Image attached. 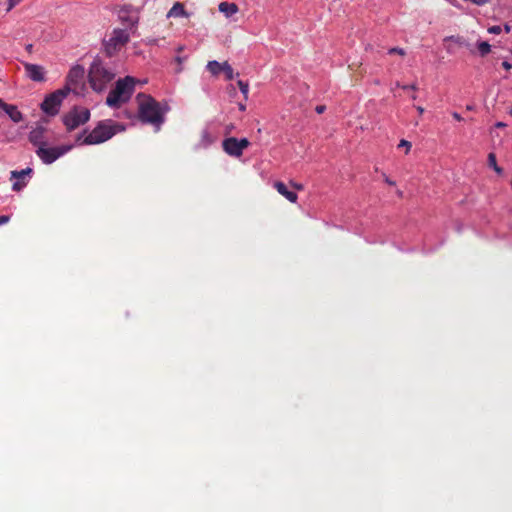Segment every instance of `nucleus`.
Wrapping results in <instances>:
<instances>
[{
    "instance_id": "f3484780",
    "label": "nucleus",
    "mask_w": 512,
    "mask_h": 512,
    "mask_svg": "<svg viewBox=\"0 0 512 512\" xmlns=\"http://www.w3.org/2000/svg\"><path fill=\"white\" fill-rule=\"evenodd\" d=\"M218 9L221 13H223L227 18L233 16L238 12V6L235 3L230 2H221L218 6Z\"/></svg>"
},
{
    "instance_id": "c9c22d12",
    "label": "nucleus",
    "mask_w": 512,
    "mask_h": 512,
    "mask_svg": "<svg viewBox=\"0 0 512 512\" xmlns=\"http://www.w3.org/2000/svg\"><path fill=\"white\" fill-rule=\"evenodd\" d=\"M292 186L297 189V190H302L303 189V185L302 184H298V183H292Z\"/></svg>"
},
{
    "instance_id": "b1692460",
    "label": "nucleus",
    "mask_w": 512,
    "mask_h": 512,
    "mask_svg": "<svg viewBox=\"0 0 512 512\" xmlns=\"http://www.w3.org/2000/svg\"><path fill=\"white\" fill-rule=\"evenodd\" d=\"M388 54L389 55L397 54L401 57H404V56H406V51H405V49L400 48V47H393L388 50Z\"/></svg>"
},
{
    "instance_id": "ddd939ff",
    "label": "nucleus",
    "mask_w": 512,
    "mask_h": 512,
    "mask_svg": "<svg viewBox=\"0 0 512 512\" xmlns=\"http://www.w3.org/2000/svg\"><path fill=\"white\" fill-rule=\"evenodd\" d=\"M446 50L450 54L456 52V47H469V43L461 36H448L444 38Z\"/></svg>"
},
{
    "instance_id": "f257e3e1",
    "label": "nucleus",
    "mask_w": 512,
    "mask_h": 512,
    "mask_svg": "<svg viewBox=\"0 0 512 512\" xmlns=\"http://www.w3.org/2000/svg\"><path fill=\"white\" fill-rule=\"evenodd\" d=\"M138 102V118L142 123L151 124L160 129L164 123V112L160 104L151 96L144 93L137 95Z\"/></svg>"
},
{
    "instance_id": "20e7f679",
    "label": "nucleus",
    "mask_w": 512,
    "mask_h": 512,
    "mask_svg": "<svg viewBox=\"0 0 512 512\" xmlns=\"http://www.w3.org/2000/svg\"><path fill=\"white\" fill-rule=\"evenodd\" d=\"M114 76V73L106 69L100 61H94L89 70V83L94 91L101 92Z\"/></svg>"
},
{
    "instance_id": "58836bf2",
    "label": "nucleus",
    "mask_w": 512,
    "mask_h": 512,
    "mask_svg": "<svg viewBox=\"0 0 512 512\" xmlns=\"http://www.w3.org/2000/svg\"><path fill=\"white\" fill-rule=\"evenodd\" d=\"M505 126H506V124H504L503 122L496 123V127H498V128H502V127H505Z\"/></svg>"
},
{
    "instance_id": "4468645a",
    "label": "nucleus",
    "mask_w": 512,
    "mask_h": 512,
    "mask_svg": "<svg viewBox=\"0 0 512 512\" xmlns=\"http://www.w3.org/2000/svg\"><path fill=\"white\" fill-rule=\"evenodd\" d=\"M45 132L46 129L43 126H37L30 131L28 139L34 146L39 148L40 146L47 144L45 141Z\"/></svg>"
},
{
    "instance_id": "39448f33",
    "label": "nucleus",
    "mask_w": 512,
    "mask_h": 512,
    "mask_svg": "<svg viewBox=\"0 0 512 512\" xmlns=\"http://www.w3.org/2000/svg\"><path fill=\"white\" fill-rule=\"evenodd\" d=\"M70 87H64L49 94L41 104V109L50 116H55L59 112V107L64 98L70 93Z\"/></svg>"
},
{
    "instance_id": "aec40b11",
    "label": "nucleus",
    "mask_w": 512,
    "mask_h": 512,
    "mask_svg": "<svg viewBox=\"0 0 512 512\" xmlns=\"http://www.w3.org/2000/svg\"><path fill=\"white\" fill-rule=\"evenodd\" d=\"M488 165L494 169V171L498 174L502 173V168L498 166L496 161V155L494 153L488 154Z\"/></svg>"
},
{
    "instance_id": "dca6fc26",
    "label": "nucleus",
    "mask_w": 512,
    "mask_h": 512,
    "mask_svg": "<svg viewBox=\"0 0 512 512\" xmlns=\"http://www.w3.org/2000/svg\"><path fill=\"white\" fill-rule=\"evenodd\" d=\"M273 186L279 194H281L283 197H285L291 203H295L297 201V198H298L297 194L295 192L288 190L285 183H283L281 181H276Z\"/></svg>"
},
{
    "instance_id": "7c9ffc66",
    "label": "nucleus",
    "mask_w": 512,
    "mask_h": 512,
    "mask_svg": "<svg viewBox=\"0 0 512 512\" xmlns=\"http://www.w3.org/2000/svg\"><path fill=\"white\" fill-rule=\"evenodd\" d=\"M383 179L388 185H395V181L391 180L385 173H383Z\"/></svg>"
},
{
    "instance_id": "c03bdc74",
    "label": "nucleus",
    "mask_w": 512,
    "mask_h": 512,
    "mask_svg": "<svg viewBox=\"0 0 512 512\" xmlns=\"http://www.w3.org/2000/svg\"><path fill=\"white\" fill-rule=\"evenodd\" d=\"M509 114L512 116V108L510 109Z\"/></svg>"
},
{
    "instance_id": "f704fd0d",
    "label": "nucleus",
    "mask_w": 512,
    "mask_h": 512,
    "mask_svg": "<svg viewBox=\"0 0 512 512\" xmlns=\"http://www.w3.org/2000/svg\"><path fill=\"white\" fill-rule=\"evenodd\" d=\"M452 116H453V118H454L455 120H457V121H462V120H463V118L461 117V115H460L459 113H457V112H453V113H452Z\"/></svg>"
},
{
    "instance_id": "4c0bfd02",
    "label": "nucleus",
    "mask_w": 512,
    "mask_h": 512,
    "mask_svg": "<svg viewBox=\"0 0 512 512\" xmlns=\"http://www.w3.org/2000/svg\"><path fill=\"white\" fill-rule=\"evenodd\" d=\"M238 106H239V110H241V111H245V109H246L245 104L239 103V105H238Z\"/></svg>"
},
{
    "instance_id": "f03ea898",
    "label": "nucleus",
    "mask_w": 512,
    "mask_h": 512,
    "mask_svg": "<svg viewBox=\"0 0 512 512\" xmlns=\"http://www.w3.org/2000/svg\"><path fill=\"white\" fill-rule=\"evenodd\" d=\"M124 130L125 126L121 123L115 122L111 119L102 120L99 121L96 127L83 138V143H86L87 145L101 144Z\"/></svg>"
},
{
    "instance_id": "79ce46f5",
    "label": "nucleus",
    "mask_w": 512,
    "mask_h": 512,
    "mask_svg": "<svg viewBox=\"0 0 512 512\" xmlns=\"http://www.w3.org/2000/svg\"><path fill=\"white\" fill-rule=\"evenodd\" d=\"M176 61H177L179 64H181L182 59H181L180 57H177V58H176Z\"/></svg>"
},
{
    "instance_id": "6ab92c4d",
    "label": "nucleus",
    "mask_w": 512,
    "mask_h": 512,
    "mask_svg": "<svg viewBox=\"0 0 512 512\" xmlns=\"http://www.w3.org/2000/svg\"><path fill=\"white\" fill-rule=\"evenodd\" d=\"M222 63H219L216 60L209 61L207 63V70L214 76H218L223 71Z\"/></svg>"
},
{
    "instance_id": "1a4fd4ad",
    "label": "nucleus",
    "mask_w": 512,
    "mask_h": 512,
    "mask_svg": "<svg viewBox=\"0 0 512 512\" xmlns=\"http://www.w3.org/2000/svg\"><path fill=\"white\" fill-rule=\"evenodd\" d=\"M33 173L32 168L27 167L25 169H22L20 171L13 170L11 171V177L10 179H16V181L12 185L13 191H21L26 185L27 182L24 180L25 176H30Z\"/></svg>"
},
{
    "instance_id": "a19ab883",
    "label": "nucleus",
    "mask_w": 512,
    "mask_h": 512,
    "mask_svg": "<svg viewBox=\"0 0 512 512\" xmlns=\"http://www.w3.org/2000/svg\"><path fill=\"white\" fill-rule=\"evenodd\" d=\"M505 31H506L507 33H509V32H510V26L505 25Z\"/></svg>"
},
{
    "instance_id": "5701e85b",
    "label": "nucleus",
    "mask_w": 512,
    "mask_h": 512,
    "mask_svg": "<svg viewBox=\"0 0 512 512\" xmlns=\"http://www.w3.org/2000/svg\"><path fill=\"white\" fill-rule=\"evenodd\" d=\"M237 85H238L240 91L242 92L245 100H247L248 99V93H249V84H248V82H244L242 80H238Z\"/></svg>"
},
{
    "instance_id": "7ed1b4c3",
    "label": "nucleus",
    "mask_w": 512,
    "mask_h": 512,
    "mask_svg": "<svg viewBox=\"0 0 512 512\" xmlns=\"http://www.w3.org/2000/svg\"><path fill=\"white\" fill-rule=\"evenodd\" d=\"M135 83V78L131 76L117 80L114 89L109 92L106 98V104L109 107L118 108L121 104L129 101L134 92Z\"/></svg>"
},
{
    "instance_id": "f8f14e48",
    "label": "nucleus",
    "mask_w": 512,
    "mask_h": 512,
    "mask_svg": "<svg viewBox=\"0 0 512 512\" xmlns=\"http://www.w3.org/2000/svg\"><path fill=\"white\" fill-rule=\"evenodd\" d=\"M84 76V69L83 67L77 65L70 69L68 75H67V83L65 87H70L71 90H75L80 81L82 80Z\"/></svg>"
},
{
    "instance_id": "412c9836",
    "label": "nucleus",
    "mask_w": 512,
    "mask_h": 512,
    "mask_svg": "<svg viewBox=\"0 0 512 512\" xmlns=\"http://www.w3.org/2000/svg\"><path fill=\"white\" fill-rule=\"evenodd\" d=\"M222 66H224L222 72L225 73L226 79L232 80L234 78V71L231 65L227 61H224L222 63Z\"/></svg>"
},
{
    "instance_id": "72a5a7b5",
    "label": "nucleus",
    "mask_w": 512,
    "mask_h": 512,
    "mask_svg": "<svg viewBox=\"0 0 512 512\" xmlns=\"http://www.w3.org/2000/svg\"><path fill=\"white\" fill-rule=\"evenodd\" d=\"M502 67L506 70H510L512 68V65L509 62L504 61L502 62Z\"/></svg>"
},
{
    "instance_id": "2eb2a0df",
    "label": "nucleus",
    "mask_w": 512,
    "mask_h": 512,
    "mask_svg": "<svg viewBox=\"0 0 512 512\" xmlns=\"http://www.w3.org/2000/svg\"><path fill=\"white\" fill-rule=\"evenodd\" d=\"M223 149L224 151L234 157L241 156V150L239 148L238 139L235 137H229L223 141Z\"/></svg>"
},
{
    "instance_id": "bb28decb",
    "label": "nucleus",
    "mask_w": 512,
    "mask_h": 512,
    "mask_svg": "<svg viewBox=\"0 0 512 512\" xmlns=\"http://www.w3.org/2000/svg\"><path fill=\"white\" fill-rule=\"evenodd\" d=\"M398 147H405L406 148V153H408L410 148H411V143L409 141H407V140L402 139L400 141Z\"/></svg>"
},
{
    "instance_id": "cd10ccee",
    "label": "nucleus",
    "mask_w": 512,
    "mask_h": 512,
    "mask_svg": "<svg viewBox=\"0 0 512 512\" xmlns=\"http://www.w3.org/2000/svg\"><path fill=\"white\" fill-rule=\"evenodd\" d=\"M22 0H8V7L7 11H10L12 8H14L17 4H19Z\"/></svg>"
},
{
    "instance_id": "2f4dec72",
    "label": "nucleus",
    "mask_w": 512,
    "mask_h": 512,
    "mask_svg": "<svg viewBox=\"0 0 512 512\" xmlns=\"http://www.w3.org/2000/svg\"><path fill=\"white\" fill-rule=\"evenodd\" d=\"M325 110H326V106H325V105H318V106H316V108H315V111H316L318 114H322Z\"/></svg>"
},
{
    "instance_id": "393cba45",
    "label": "nucleus",
    "mask_w": 512,
    "mask_h": 512,
    "mask_svg": "<svg viewBox=\"0 0 512 512\" xmlns=\"http://www.w3.org/2000/svg\"><path fill=\"white\" fill-rule=\"evenodd\" d=\"M238 144H239V148H240L241 154H242L243 150L249 146L250 142L248 141V139L242 138V139L238 140Z\"/></svg>"
},
{
    "instance_id": "a878e982",
    "label": "nucleus",
    "mask_w": 512,
    "mask_h": 512,
    "mask_svg": "<svg viewBox=\"0 0 512 512\" xmlns=\"http://www.w3.org/2000/svg\"><path fill=\"white\" fill-rule=\"evenodd\" d=\"M87 130H84L81 134H79L77 137H76V143L78 145H87L86 143H83V138L87 135Z\"/></svg>"
},
{
    "instance_id": "9b49d317",
    "label": "nucleus",
    "mask_w": 512,
    "mask_h": 512,
    "mask_svg": "<svg viewBox=\"0 0 512 512\" xmlns=\"http://www.w3.org/2000/svg\"><path fill=\"white\" fill-rule=\"evenodd\" d=\"M26 75L32 81L43 82L45 80L44 68L37 64L24 63Z\"/></svg>"
},
{
    "instance_id": "4be33fe9",
    "label": "nucleus",
    "mask_w": 512,
    "mask_h": 512,
    "mask_svg": "<svg viewBox=\"0 0 512 512\" xmlns=\"http://www.w3.org/2000/svg\"><path fill=\"white\" fill-rule=\"evenodd\" d=\"M478 50H479L481 56H485L488 53H490L491 46H490V44L488 42L481 41V42L478 43Z\"/></svg>"
},
{
    "instance_id": "a18cd8bd",
    "label": "nucleus",
    "mask_w": 512,
    "mask_h": 512,
    "mask_svg": "<svg viewBox=\"0 0 512 512\" xmlns=\"http://www.w3.org/2000/svg\"><path fill=\"white\" fill-rule=\"evenodd\" d=\"M143 3H144V0H141V4H143Z\"/></svg>"
},
{
    "instance_id": "473e14b6",
    "label": "nucleus",
    "mask_w": 512,
    "mask_h": 512,
    "mask_svg": "<svg viewBox=\"0 0 512 512\" xmlns=\"http://www.w3.org/2000/svg\"><path fill=\"white\" fill-rule=\"evenodd\" d=\"M401 88L404 90H407V89L416 90L417 86L415 84H411V85H403V86H401Z\"/></svg>"
},
{
    "instance_id": "a211bd4d",
    "label": "nucleus",
    "mask_w": 512,
    "mask_h": 512,
    "mask_svg": "<svg viewBox=\"0 0 512 512\" xmlns=\"http://www.w3.org/2000/svg\"><path fill=\"white\" fill-rule=\"evenodd\" d=\"M168 17H188L189 14L184 9L183 4L177 2L168 12Z\"/></svg>"
},
{
    "instance_id": "ea45409f",
    "label": "nucleus",
    "mask_w": 512,
    "mask_h": 512,
    "mask_svg": "<svg viewBox=\"0 0 512 512\" xmlns=\"http://www.w3.org/2000/svg\"><path fill=\"white\" fill-rule=\"evenodd\" d=\"M129 25L133 26L135 23H136V20L130 18L129 20Z\"/></svg>"
},
{
    "instance_id": "6e6552de",
    "label": "nucleus",
    "mask_w": 512,
    "mask_h": 512,
    "mask_svg": "<svg viewBox=\"0 0 512 512\" xmlns=\"http://www.w3.org/2000/svg\"><path fill=\"white\" fill-rule=\"evenodd\" d=\"M130 39L129 33L125 29H115L107 44V52L112 54V51L119 50Z\"/></svg>"
},
{
    "instance_id": "37998d69",
    "label": "nucleus",
    "mask_w": 512,
    "mask_h": 512,
    "mask_svg": "<svg viewBox=\"0 0 512 512\" xmlns=\"http://www.w3.org/2000/svg\"><path fill=\"white\" fill-rule=\"evenodd\" d=\"M31 48H32L31 44L27 46V50H31Z\"/></svg>"
},
{
    "instance_id": "c85d7f7f",
    "label": "nucleus",
    "mask_w": 512,
    "mask_h": 512,
    "mask_svg": "<svg viewBox=\"0 0 512 512\" xmlns=\"http://www.w3.org/2000/svg\"><path fill=\"white\" fill-rule=\"evenodd\" d=\"M501 30H502V29H501V27H500V26L495 25V26L490 27V28L488 29V32H489V33H492V34H500V33H501Z\"/></svg>"
},
{
    "instance_id": "0eeeda50",
    "label": "nucleus",
    "mask_w": 512,
    "mask_h": 512,
    "mask_svg": "<svg viewBox=\"0 0 512 512\" xmlns=\"http://www.w3.org/2000/svg\"><path fill=\"white\" fill-rule=\"evenodd\" d=\"M72 148L71 145H63L58 147H48L42 145L36 150L37 156L41 159L44 164H52L58 158L66 154Z\"/></svg>"
},
{
    "instance_id": "9d476101",
    "label": "nucleus",
    "mask_w": 512,
    "mask_h": 512,
    "mask_svg": "<svg viewBox=\"0 0 512 512\" xmlns=\"http://www.w3.org/2000/svg\"><path fill=\"white\" fill-rule=\"evenodd\" d=\"M5 113L14 123H19L23 120V114L18 107L13 104H8L0 98V114Z\"/></svg>"
},
{
    "instance_id": "e433bc0d",
    "label": "nucleus",
    "mask_w": 512,
    "mask_h": 512,
    "mask_svg": "<svg viewBox=\"0 0 512 512\" xmlns=\"http://www.w3.org/2000/svg\"><path fill=\"white\" fill-rule=\"evenodd\" d=\"M416 109L420 115L424 113V108L422 106H417Z\"/></svg>"
},
{
    "instance_id": "423d86ee",
    "label": "nucleus",
    "mask_w": 512,
    "mask_h": 512,
    "mask_svg": "<svg viewBox=\"0 0 512 512\" xmlns=\"http://www.w3.org/2000/svg\"><path fill=\"white\" fill-rule=\"evenodd\" d=\"M90 119V111L87 108L74 107L63 117V123L68 131H72L85 124Z\"/></svg>"
},
{
    "instance_id": "c756f323",
    "label": "nucleus",
    "mask_w": 512,
    "mask_h": 512,
    "mask_svg": "<svg viewBox=\"0 0 512 512\" xmlns=\"http://www.w3.org/2000/svg\"><path fill=\"white\" fill-rule=\"evenodd\" d=\"M9 220H10V216H8V215L0 216V225L8 223Z\"/></svg>"
}]
</instances>
